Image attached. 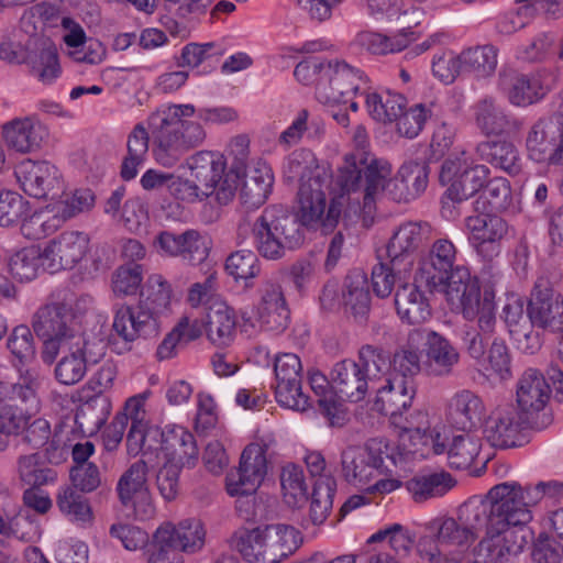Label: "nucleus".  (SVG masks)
<instances>
[{
    "label": "nucleus",
    "instance_id": "obj_1",
    "mask_svg": "<svg viewBox=\"0 0 563 563\" xmlns=\"http://www.w3.org/2000/svg\"><path fill=\"white\" fill-rule=\"evenodd\" d=\"M197 118L207 124H224L234 121L238 113L230 107L199 108L191 103L169 104L150 114L147 126L152 132L153 156L163 167H174L189 151L202 145L207 132Z\"/></svg>",
    "mask_w": 563,
    "mask_h": 563
},
{
    "label": "nucleus",
    "instance_id": "obj_2",
    "mask_svg": "<svg viewBox=\"0 0 563 563\" xmlns=\"http://www.w3.org/2000/svg\"><path fill=\"white\" fill-rule=\"evenodd\" d=\"M391 173L388 161L364 153L346 156L339 170L338 185L349 196V200L358 206L360 216L366 227L372 224L376 203L384 196L396 202L411 201L400 172L395 177H391Z\"/></svg>",
    "mask_w": 563,
    "mask_h": 563
},
{
    "label": "nucleus",
    "instance_id": "obj_3",
    "mask_svg": "<svg viewBox=\"0 0 563 563\" xmlns=\"http://www.w3.org/2000/svg\"><path fill=\"white\" fill-rule=\"evenodd\" d=\"M74 292L68 288L57 289L51 295V301L40 307L33 316L32 327L44 339L42 360L52 364L60 354V345L84 335L75 325L73 313Z\"/></svg>",
    "mask_w": 563,
    "mask_h": 563
},
{
    "label": "nucleus",
    "instance_id": "obj_4",
    "mask_svg": "<svg viewBox=\"0 0 563 563\" xmlns=\"http://www.w3.org/2000/svg\"><path fill=\"white\" fill-rule=\"evenodd\" d=\"M476 510L484 514L483 522L490 531L500 532L522 527L532 520L534 503L529 500L528 486L518 482H504L493 486L484 498H471Z\"/></svg>",
    "mask_w": 563,
    "mask_h": 563
},
{
    "label": "nucleus",
    "instance_id": "obj_5",
    "mask_svg": "<svg viewBox=\"0 0 563 563\" xmlns=\"http://www.w3.org/2000/svg\"><path fill=\"white\" fill-rule=\"evenodd\" d=\"M253 245L261 256L277 261L287 250H295L305 241L296 216L282 207L266 208L252 225Z\"/></svg>",
    "mask_w": 563,
    "mask_h": 563
},
{
    "label": "nucleus",
    "instance_id": "obj_6",
    "mask_svg": "<svg viewBox=\"0 0 563 563\" xmlns=\"http://www.w3.org/2000/svg\"><path fill=\"white\" fill-rule=\"evenodd\" d=\"M455 280L449 286L445 295L448 301L461 308L466 320H477V325L484 332H493L496 324L495 290H481L476 280L471 278L467 269L459 271Z\"/></svg>",
    "mask_w": 563,
    "mask_h": 563
},
{
    "label": "nucleus",
    "instance_id": "obj_7",
    "mask_svg": "<svg viewBox=\"0 0 563 563\" xmlns=\"http://www.w3.org/2000/svg\"><path fill=\"white\" fill-rule=\"evenodd\" d=\"M298 222L302 227L320 229L328 234L338 225L343 210V197L334 198L327 207L324 179L310 177L299 184L298 189Z\"/></svg>",
    "mask_w": 563,
    "mask_h": 563
},
{
    "label": "nucleus",
    "instance_id": "obj_8",
    "mask_svg": "<svg viewBox=\"0 0 563 563\" xmlns=\"http://www.w3.org/2000/svg\"><path fill=\"white\" fill-rule=\"evenodd\" d=\"M488 176V167L474 164L465 152L446 158L439 175L440 183L448 186L442 197L443 210L449 201L461 203L483 189Z\"/></svg>",
    "mask_w": 563,
    "mask_h": 563
},
{
    "label": "nucleus",
    "instance_id": "obj_9",
    "mask_svg": "<svg viewBox=\"0 0 563 563\" xmlns=\"http://www.w3.org/2000/svg\"><path fill=\"white\" fill-rule=\"evenodd\" d=\"M191 177L206 197L214 195L220 205H228L235 196L238 178L225 173L223 157L210 151H199L187 159Z\"/></svg>",
    "mask_w": 563,
    "mask_h": 563
},
{
    "label": "nucleus",
    "instance_id": "obj_10",
    "mask_svg": "<svg viewBox=\"0 0 563 563\" xmlns=\"http://www.w3.org/2000/svg\"><path fill=\"white\" fill-rule=\"evenodd\" d=\"M367 89V77L363 70L344 60H328V67L318 80L316 98L328 107L341 106L357 92L366 95Z\"/></svg>",
    "mask_w": 563,
    "mask_h": 563
},
{
    "label": "nucleus",
    "instance_id": "obj_11",
    "mask_svg": "<svg viewBox=\"0 0 563 563\" xmlns=\"http://www.w3.org/2000/svg\"><path fill=\"white\" fill-rule=\"evenodd\" d=\"M147 464L136 461L120 476L115 492L128 518L146 521L155 516V506L147 483Z\"/></svg>",
    "mask_w": 563,
    "mask_h": 563
},
{
    "label": "nucleus",
    "instance_id": "obj_12",
    "mask_svg": "<svg viewBox=\"0 0 563 563\" xmlns=\"http://www.w3.org/2000/svg\"><path fill=\"white\" fill-rule=\"evenodd\" d=\"M112 330L111 347L118 354H122L131 351L137 339L156 336L159 332V321L151 317V313L139 303L121 305L114 309Z\"/></svg>",
    "mask_w": 563,
    "mask_h": 563
},
{
    "label": "nucleus",
    "instance_id": "obj_13",
    "mask_svg": "<svg viewBox=\"0 0 563 563\" xmlns=\"http://www.w3.org/2000/svg\"><path fill=\"white\" fill-rule=\"evenodd\" d=\"M484 514L476 510L471 498L463 503L457 510V519L435 518L427 526L439 544L468 545L477 537L483 527Z\"/></svg>",
    "mask_w": 563,
    "mask_h": 563
},
{
    "label": "nucleus",
    "instance_id": "obj_14",
    "mask_svg": "<svg viewBox=\"0 0 563 563\" xmlns=\"http://www.w3.org/2000/svg\"><path fill=\"white\" fill-rule=\"evenodd\" d=\"M456 260V247L449 239L434 241L429 253L419 262L416 273V282L424 283L431 289L446 291L455 280V274L465 269L454 266Z\"/></svg>",
    "mask_w": 563,
    "mask_h": 563
},
{
    "label": "nucleus",
    "instance_id": "obj_15",
    "mask_svg": "<svg viewBox=\"0 0 563 563\" xmlns=\"http://www.w3.org/2000/svg\"><path fill=\"white\" fill-rule=\"evenodd\" d=\"M275 399L285 408L305 411L309 397L302 391V365L295 353H280L274 362Z\"/></svg>",
    "mask_w": 563,
    "mask_h": 563
},
{
    "label": "nucleus",
    "instance_id": "obj_16",
    "mask_svg": "<svg viewBox=\"0 0 563 563\" xmlns=\"http://www.w3.org/2000/svg\"><path fill=\"white\" fill-rule=\"evenodd\" d=\"M106 345L102 340H86L84 336L77 342L73 340L60 345L63 357L55 367V377L63 385L79 383L87 372L89 364L98 363L104 355Z\"/></svg>",
    "mask_w": 563,
    "mask_h": 563
},
{
    "label": "nucleus",
    "instance_id": "obj_17",
    "mask_svg": "<svg viewBox=\"0 0 563 563\" xmlns=\"http://www.w3.org/2000/svg\"><path fill=\"white\" fill-rule=\"evenodd\" d=\"M411 345H421L426 353V372L430 376H449L460 362L457 349L444 335L432 329H412Z\"/></svg>",
    "mask_w": 563,
    "mask_h": 563
},
{
    "label": "nucleus",
    "instance_id": "obj_18",
    "mask_svg": "<svg viewBox=\"0 0 563 563\" xmlns=\"http://www.w3.org/2000/svg\"><path fill=\"white\" fill-rule=\"evenodd\" d=\"M476 212L465 218L468 240L482 260H495L501 252V241L508 233V224L494 212Z\"/></svg>",
    "mask_w": 563,
    "mask_h": 563
},
{
    "label": "nucleus",
    "instance_id": "obj_19",
    "mask_svg": "<svg viewBox=\"0 0 563 563\" xmlns=\"http://www.w3.org/2000/svg\"><path fill=\"white\" fill-rule=\"evenodd\" d=\"M527 316L532 325L559 332L563 330V297L556 292L550 279L539 276L527 306Z\"/></svg>",
    "mask_w": 563,
    "mask_h": 563
},
{
    "label": "nucleus",
    "instance_id": "obj_20",
    "mask_svg": "<svg viewBox=\"0 0 563 563\" xmlns=\"http://www.w3.org/2000/svg\"><path fill=\"white\" fill-rule=\"evenodd\" d=\"M266 473L267 460L264 448L257 443L249 444L241 454L239 467L227 475L228 494L232 497L254 494Z\"/></svg>",
    "mask_w": 563,
    "mask_h": 563
},
{
    "label": "nucleus",
    "instance_id": "obj_21",
    "mask_svg": "<svg viewBox=\"0 0 563 563\" xmlns=\"http://www.w3.org/2000/svg\"><path fill=\"white\" fill-rule=\"evenodd\" d=\"M22 190L36 199L55 198L63 189L58 168L46 161L24 159L14 170Z\"/></svg>",
    "mask_w": 563,
    "mask_h": 563
},
{
    "label": "nucleus",
    "instance_id": "obj_22",
    "mask_svg": "<svg viewBox=\"0 0 563 563\" xmlns=\"http://www.w3.org/2000/svg\"><path fill=\"white\" fill-rule=\"evenodd\" d=\"M377 443L365 446L350 445L341 453V474L345 482L363 489L378 475L384 463Z\"/></svg>",
    "mask_w": 563,
    "mask_h": 563
},
{
    "label": "nucleus",
    "instance_id": "obj_23",
    "mask_svg": "<svg viewBox=\"0 0 563 563\" xmlns=\"http://www.w3.org/2000/svg\"><path fill=\"white\" fill-rule=\"evenodd\" d=\"M526 147L534 162L563 165L562 123L555 119H539L528 132Z\"/></svg>",
    "mask_w": 563,
    "mask_h": 563
},
{
    "label": "nucleus",
    "instance_id": "obj_24",
    "mask_svg": "<svg viewBox=\"0 0 563 563\" xmlns=\"http://www.w3.org/2000/svg\"><path fill=\"white\" fill-rule=\"evenodd\" d=\"M530 419L514 405H505L492 411L484 423V435L495 448L516 446L521 431L528 428Z\"/></svg>",
    "mask_w": 563,
    "mask_h": 563
},
{
    "label": "nucleus",
    "instance_id": "obj_25",
    "mask_svg": "<svg viewBox=\"0 0 563 563\" xmlns=\"http://www.w3.org/2000/svg\"><path fill=\"white\" fill-rule=\"evenodd\" d=\"M88 247L87 234L78 231L63 232L44 247L47 271L55 273L74 268L86 256Z\"/></svg>",
    "mask_w": 563,
    "mask_h": 563
},
{
    "label": "nucleus",
    "instance_id": "obj_26",
    "mask_svg": "<svg viewBox=\"0 0 563 563\" xmlns=\"http://www.w3.org/2000/svg\"><path fill=\"white\" fill-rule=\"evenodd\" d=\"M47 135L46 128L35 115L16 117L1 125L4 144L20 154L38 151Z\"/></svg>",
    "mask_w": 563,
    "mask_h": 563
},
{
    "label": "nucleus",
    "instance_id": "obj_27",
    "mask_svg": "<svg viewBox=\"0 0 563 563\" xmlns=\"http://www.w3.org/2000/svg\"><path fill=\"white\" fill-rule=\"evenodd\" d=\"M257 321L261 329L276 334L288 328L290 310L280 284L273 280L264 283L257 306Z\"/></svg>",
    "mask_w": 563,
    "mask_h": 563
},
{
    "label": "nucleus",
    "instance_id": "obj_28",
    "mask_svg": "<svg viewBox=\"0 0 563 563\" xmlns=\"http://www.w3.org/2000/svg\"><path fill=\"white\" fill-rule=\"evenodd\" d=\"M486 537L474 548L475 563H507L523 548V538L518 539L517 531L506 528L500 532L490 531V523L483 527Z\"/></svg>",
    "mask_w": 563,
    "mask_h": 563
},
{
    "label": "nucleus",
    "instance_id": "obj_29",
    "mask_svg": "<svg viewBox=\"0 0 563 563\" xmlns=\"http://www.w3.org/2000/svg\"><path fill=\"white\" fill-rule=\"evenodd\" d=\"M154 533L159 543L167 544L177 553H196L205 545L206 530L197 518L184 519L178 525L164 522Z\"/></svg>",
    "mask_w": 563,
    "mask_h": 563
},
{
    "label": "nucleus",
    "instance_id": "obj_30",
    "mask_svg": "<svg viewBox=\"0 0 563 563\" xmlns=\"http://www.w3.org/2000/svg\"><path fill=\"white\" fill-rule=\"evenodd\" d=\"M154 246L161 255L180 257L190 265H196L207 257V247L196 230H186L180 234L162 231L156 235Z\"/></svg>",
    "mask_w": 563,
    "mask_h": 563
},
{
    "label": "nucleus",
    "instance_id": "obj_31",
    "mask_svg": "<svg viewBox=\"0 0 563 563\" xmlns=\"http://www.w3.org/2000/svg\"><path fill=\"white\" fill-rule=\"evenodd\" d=\"M372 390L376 394L373 409L390 418L411 407L417 387L415 379L390 376Z\"/></svg>",
    "mask_w": 563,
    "mask_h": 563
},
{
    "label": "nucleus",
    "instance_id": "obj_32",
    "mask_svg": "<svg viewBox=\"0 0 563 563\" xmlns=\"http://www.w3.org/2000/svg\"><path fill=\"white\" fill-rule=\"evenodd\" d=\"M330 376L331 388L343 400L358 402L372 390L371 383L356 361L343 360L335 363L330 372Z\"/></svg>",
    "mask_w": 563,
    "mask_h": 563
},
{
    "label": "nucleus",
    "instance_id": "obj_33",
    "mask_svg": "<svg viewBox=\"0 0 563 563\" xmlns=\"http://www.w3.org/2000/svg\"><path fill=\"white\" fill-rule=\"evenodd\" d=\"M499 86L507 93L511 104L527 107L543 99L549 87L543 85L539 75H525L516 71H503Z\"/></svg>",
    "mask_w": 563,
    "mask_h": 563
},
{
    "label": "nucleus",
    "instance_id": "obj_34",
    "mask_svg": "<svg viewBox=\"0 0 563 563\" xmlns=\"http://www.w3.org/2000/svg\"><path fill=\"white\" fill-rule=\"evenodd\" d=\"M262 526L266 563H280L292 555L302 542L299 530L286 523Z\"/></svg>",
    "mask_w": 563,
    "mask_h": 563
},
{
    "label": "nucleus",
    "instance_id": "obj_35",
    "mask_svg": "<svg viewBox=\"0 0 563 563\" xmlns=\"http://www.w3.org/2000/svg\"><path fill=\"white\" fill-rule=\"evenodd\" d=\"M551 387L537 369L528 368L517 384V404L521 412L530 416L544 409L550 399Z\"/></svg>",
    "mask_w": 563,
    "mask_h": 563
},
{
    "label": "nucleus",
    "instance_id": "obj_36",
    "mask_svg": "<svg viewBox=\"0 0 563 563\" xmlns=\"http://www.w3.org/2000/svg\"><path fill=\"white\" fill-rule=\"evenodd\" d=\"M485 407L473 391L463 389L453 395L448 404L446 419L456 429L472 431L482 423Z\"/></svg>",
    "mask_w": 563,
    "mask_h": 563
},
{
    "label": "nucleus",
    "instance_id": "obj_37",
    "mask_svg": "<svg viewBox=\"0 0 563 563\" xmlns=\"http://www.w3.org/2000/svg\"><path fill=\"white\" fill-rule=\"evenodd\" d=\"M162 449L169 459L180 467H194L198 462L199 451L195 435L184 427L174 426L162 432Z\"/></svg>",
    "mask_w": 563,
    "mask_h": 563
},
{
    "label": "nucleus",
    "instance_id": "obj_38",
    "mask_svg": "<svg viewBox=\"0 0 563 563\" xmlns=\"http://www.w3.org/2000/svg\"><path fill=\"white\" fill-rule=\"evenodd\" d=\"M417 283L405 284L395 294L397 314L408 324H421L431 317L429 300Z\"/></svg>",
    "mask_w": 563,
    "mask_h": 563
},
{
    "label": "nucleus",
    "instance_id": "obj_39",
    "mask_svg": "<svg viewBox=\"0 0 563 563\" xmlns=\"http://www.w3.org/2000/svg\"><path fill=\"white\" fill-rule=\"evenodd\" d=\"M207 336L219 347L230 346L236 334V316L232 307L214 301L207 308Z\"/></svg>",
    "mask_w": 563,
    "mask_h": 563
},
{
    "label": "nucleus",
    "instance_id": "obj_40",
    "mask_svg": "<svg viewBox=\"0 0 563 563\" xmlns=\"http://www.w3.org/2000/svg\"><path fill=\"white\" fill-rule=\"evenodd\" d=\"M473 109L476 125L486 135L510 133L518 128L516 119L492 97L481 99Z\"/></svg>",
    "mask_w": 563,
    "mask_h": 563
},
{
    "label": "nucleus",
    "instance_id": "obj_41",
    "mask_svg": "<svg viewBox=\"0 0 563 563\" xmlns=\"http://www.w3.org/2000/svg\"><path fill=\"white\" fill-rule=\"evenodd\" d=\"M454 485V478L445 471L420 472L406 482V488L416 503L441 497Z\"/></svg>",
    "mask_w": 563,
    "mask_h": 563
},
{
    "label": "nucleus",
    "instance_id": "obj_42",
    "mask_svg": "<svg viewBox=\"0 0 563 563\" xmlns=\"http://www.w3.org/2000/svg\"><path fill=\"white\" fill-rule=\"evenodd\" d=\"M478 156L511 176L520 174L522 161L517 147L507 141H486L476 146Z\"/></svg>",
    "mask_w": 563,
    "mask_h": 563
},
{
    "label": "nucleus",
    "instance_id": "obj_43",
    "mask_svg": "<svg viewBox=\"0 0 563 563\" xmlns=\"http://www.w3.org/2000/svg\"><path fill=\"white\" fill-rule=\"evenodd\" d=\"M15 472L21 483L29 487L49 485L57 479V472L46 464L38 452L19 455Z\"/></svg>",
    "mask_w": 563,
    "mask_h": 563
},
{
    "label": "nucleus",
    "instance_id": "obj_44",
    "mask_svg": "<svg viewBox=\"0 0 563 563\" xmlns=\"http://www.w3.org/2000/svg\"><path fill=\"white\" fill-rule=\"evenodd\" d=\"M151 130L146 129L143 124H136L128 136L126 141V155L124 156L120 175L129 181L136 177L139 167L142 166L148 153Z\"/></svg>",
    "mask_w": 563,
    "mask_h": 563
},
{
    "label": "nucleus",
    "instance_id": "obj_45",
    "mask_svg": "<svg viewBox=\"0 0 563 563\" xmlns=\"http://www.w3.org/2000/svg\"><path fill=\"white\" fill-rule=\"evenodd\" d=\"M40 387L38 374L36 371L27 368L21 372L18 382L7 385L5 402L15 404L20 401V408L33 416L40 410V398L37 389Z\"/></svg>",
    "mask_w": 563,
    "mask_h": 563
},
{
    "label": "nucleus",
    "instance_id": "obj_46",
    "mask_svg": "<svg viewBox=\"0 0 563 563\" xmlns=\"http://www.w3.org/2000/svg\"><path fill=\"white\" fill-rule=\"evenodd\" d=\"M430 227L427 223L407 222L390 238L386 253L391 262L415 252L427 239Z\"/></svg>",
    "mask_w": 563,
    "mask_h": 563
},
{
    "label": "nucleus",
    "instance_id": "obj_47",
    "mask_svg": "<svg viewBox=\"0 0 563 563\" xmlns=\"http://www.w3.org/2000/svg\"><path fill=\"white\" fill-rule=\"evenodd\" d=\"M357 358L356 363L371 383L372 389L391 376V357L383 347L364 345L360 349Z\"/></svg>",
    "mask_w": 563,
    "mask_h": 563
},
{
    "label": "nucleus",
    "instance_id": "obj_48",
    "mask_svg": "<svg viewBox=\"0 0 563 563\" xmlns=\"http://www.w3.org/2000/svg\"><path fill=\"white\" fill-rule=\"evenodd\" d=\"M172 298L170 285L162 275H152L141 292L139 305L158 321V318L169 311Z\"/></svg>",
    "mask_w": 563,
    "mask_h": 563
},
{
    "label": "nucleus",
    "instance_id": "obj_49",
    "mask_svg": "<svg viewBox=\"0 0 563 563\" xmlns=\"http://www.w3.org/2000/svg\"><path fill=\"white\" fill-rule=\"evenodd\" d=\"M366 109L372 119L383 123H391L406 108L407 99L396 92H366Z\"/></svg>",
    "mask_w": 563,
    "mask_h": 563
},
{
    "label": "nucleus",
    "instance_id": "obj_50",
    "mask_svg": "<svg viewBox=\"0 0 563 563\" xmlns=\"http://www.w3.org/2000/svg\"><path fill=\"white\" fill-rule=\"evenodd\" d=\"M31 71L44 84H51L60 74L56 46L49 41H43L27 56Z\"/></svg>",
    "mask_w": 563,
    "mask_h": 563
},
{
    "label": "nucleus",
    "instance_id": "obj_51",
    "mask_svg": "<svg viewBox=\"0 0 563 563\" xmlns=\"http://www.w3.org/2000/svg\"><path fill=\"white\" fill-rule=\"evenodd\" d=\"M262 526L239 528L230 538V545L249 563H266Z\"/></svg>",
    "mask_w": 563,
    "mask_h": 563
},
{
    "label": "nucleus",
    "instance_id": "obj_52",
    "mask_svg": "<svg viewBox=\"0 0 563 563\" xmlns=\"http://www.w3.org/2000/svg\"><path fill=\"white\" fill-rule=\"evenodd\" d=\"M512 196L509 181L504 177L487 179L482 195L475 200V211L500 212L511 205Z\"/></svg>",
    "mask_w": 563,
    "mask_h": 563
},
{
    "label": "nucleus",
    "instance_id": "obj_53",
    "mask_svg": "<svg viewBox=\"0 0 563 563\" xmlns=\"http://www.w3.org/2000/svg\"><path fill=\"white\" fill-rule=\"evenodd\" d=\"M46 264L44 250L31 246L15 252L10 257L8 266L14 278L20 282H30L37 276L41 268L47 269Z\"/></svg>",
    "mask_w": 563,
    "mask_h": 563
},
{
    "label": "nucleus",
    "instance_id": "obj_54",
    "mask_svg": "<svg viewBox=\"0 0 563 563\" xmlns=\"http://www.w3.org/2000/svg\"><path fill=\"white\" fill-rule=\"evenodd\" d=\"M482 449V439L472 431L454 435L448 451L449 463L456 470L473 465Z\"/></svg>",
    "mask_w": 563,
    "mask_h": 563
},
{
    "label": "nucleus",
    "instance_id": "obj_55",
    "mask_svg": "<svg viewBox=\"0 0 563 563\" xmlns=\"http://www.w3.org/2000/svg\"><path fill=\"white\" fill-rule=\"evenodd\" d=\"M498 49L493 45L471 47L462 52L464 73L477 78L492 76L497 67Z\"/></svg>",
    "mask_w": 563,
    "mask_h": 563
},
{
    "label": "nucleus",
    "instance_id": "obj_56",
    "mask_svg": "<svg viewBox=\"0 0 563 563\" xmlns=\"http://www.w3.org/2000/svg\"><path fill=\"white\" fill-rule=\"evenodd\" d=\"M82 494L68 485L59 487L57 492L56 505L59 511L71 521L87 522L92 518L89 501Z\"/></svg>",
    "mask_w": 563,
    "mask_h": 563
},
{
    "label": "nucleus",
    "instance_id": "obj_57",
    "mask_svg": "<svg viewBox=\"0 0 563 563\" xmlns=\"http://www.w3.org/2000/svg\"><path fill=\"white\" fill-rule=\"evenodd\" d=\"M343 303L356 316H364L369 308V291L366 275L354 272L346 276L342 294Z\"/></svg>",
    "mask_w": 563,
    "mask_h": 563
},
{
    "label": "nucleus",
    "instance_id": "obj_58",
    "mask_svg": "<svg viewBox=\"0 0 563 563\" xmlns=\"http://www.w3.org/2000/svg\"><path fill=\"white\" fill-rule=\"evenodd\" d=\"M31 417L16 404L0 400V452L9 448L10 438L24 430Z\"/></svg>",
    "mask_w": 563,
    "mask_h": 563
},
{
    "label": "nucleus",
    "instance_id": "obj_59",
    "mask_svg": "<svg viewBox=\"0 0 563 563\" xmlns=\"http://www.w3.org/2000/svg\"><path fill=\"white\" fill-rule=\"evenodd\" d=\"M225 272L234 278L245 282V287L254 286L253 279L261 272V263L257 255L249 250H241L231 253L225 261Z\"/></svg>",
    "mask_w": 563,
    "mask_h": 563
},
{
    "label": "nucleus",
    "instance_id": "obj_60",
    "mask_svg": "<svg viewBox=\"0 0 563 563\" xmlns=\"http://www.w3.org/2000/svg\"><path fill=\"white\" fill-rule=\"evenodd\" d=\"M421 345H411L410 330L406 343L391 357V377L415 379V376L421 371Z\"/></svg>",
    "mask_w": 563,
    "mask_h": 563
},
{
    "label": "nucleus",
    "instance_id": "obj_61",
    "mask_svg": "<svg viewBox=\"0 0 563 563\" xmlns=\"http://www.w3.org/2000/svg\"><path fill=\"white\" fill-rule=\"evenodd\" d=\"M284 176L288 181H308L310 177H321L314 154L307 148L295 150L287 156L283 165Z\"/></svg>",
    "mask_w": 563,
    "mask_h": 563
},
{
    "label": "nucleus",
    "instance_id": "obj_62",
    "mask_svg": "<svg viewBox=\"0 0 563 563\" xmlns=\"http://www.w3.org/2000/svg\"><path fill=\"white\" fill-rule=\"evenodd\" d=\"M335 482L332 478H319L311 495L309 516L313 525H321L332 509Z\"/></svg>",
    "mask_w": 563,
    "mask_h": 563
},
{
    "label": "nucleus",
    "instance_id": "obj_63",
    "mask_svg": "<svg viewBox=\"0 0 563 563\" xmlns=\"http://www.w3.org/2000/svg\"><path fill=\"white\" fill-rule=\"evenodd\" d=\"M63 217L58 213L52 214L48 211H36L24 217L21 223V233L29 240H41L54 233L62 224Z\"/></svg>",
    "mask_w": 563,
    "mask_h": 563
},
{
    "label": "nucleus",
    "instance_id": "obj_64",
    "mask_svg": "<svg viewBox=\"0 0 563 563\" xmlns=\"http://www.w3.org/2000/svg\"><path fill=\"white\" fill-rule=\"evenodd\" d=\"M7 347L14 360L21 364H30L36 355L35 340L27 325L20 324L13 328L7 339Z\"/></svg>",
    "mask_w": 563,
    "mask_h": 563
}]
</instances>
